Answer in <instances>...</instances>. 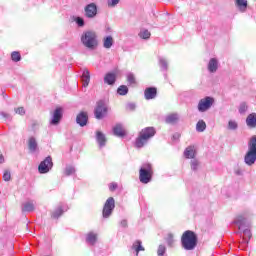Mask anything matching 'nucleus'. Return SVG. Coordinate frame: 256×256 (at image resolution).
Instances as JSON below:
<instances>
[{
  "label": "nucleus",
  "mask_w": 256,
  "mask_h": 256,
  "mask_svg": "<svg viewBox=\"0 0 256 256\" xmlns=\"http://www.w3.org/2000/svg\"><path fill=\"white\" fill-rule=\"evenodd\" d=\"M14 111L16 113V115H25V108L24 107H18V108H14Z\"/></svg>",
  "instance_id": "37998d69"
},
{
  "label": "nucleus",
  "mask_w": 256,
  "mask_h": 256,
  "mask_svg": "<svg viewBox=\"0 0 256 256\" xmlns=\"http://www.w3.org/2000/svg\"><path fill=\"white\" fill-rule=\"evenodd\" d=\"M61 119H63V109L56 108L52 112V117L50 120V125H57L58 123H61Z\"/></svg>",
  "instance_id": "f8f14e48"
},
{
  "label": "nucleus",
  "mask_w": 256,
  "mask_h": 256,
  "mask_svg": "<svg viewBox=\"0 0 256 256\" xmlns=\"http://www.w3.org/2000/svg\"><path fill=\"white\" fill-rule=\"evenodd\" d=\"M117 183L113 182L109 185V190L110 191H115V189H117Z\"/></svg>",
  "instance_id": "de8ad7c7"
},
{
  "label": "nucleus",
  "mask_w": 256,
  "mask_h": 256,
  "mask_svg": "<svg viewBox=\"0 0 256 256\" xmlns=\"http://www.w3.org/2000/svg\"><path fill=\"white\" fill-rule=\"evenodd\" d=\"M195 146H188L184 151V157L186 159H195Z\"/></svg>",
  "instance_id": "5701e85b"
},
{
  "label": "nucleus",
  "mask_w": 256,
  "mask_h": 256,
  "mask_svg": "<svg viewBox=\"0 0 256 256\" xmlns=\"http://www.w3.org/2000/svg\"><path fill=\"white\" fill-rule=\"evenodd\" d=\"M139 37L141 39H149L151 37V32H149L147 29H143L140 31Z\"/></svg>",
  "instance_id": "473e14b6"
},
{
  "label": "nucleus",
  "mask_w": 256,
  "mask_h": 256,
  "mask_svg": "<svg viewBox=\"0 0 256 256\" xmlns=\"http://www.w3.org/2000/svg\"><path fill=\"white\" fill-rule=\"evenodd\" d=\"M244 163L248 167H253L256 163V135L252 136L248 141V150L244 155Z\"/></svg>",
  "instance_id": "f03ea898"
},
{
  "label": "nucleus",
  "mask_w": 256,
  "mask_h": 256,
  "mask_svg": "<svg viewBox=\"0 0 256 256\" xmlns=\"http://www.w3.org/2000/svg\"><path fill=\"white\" fill-rule=\"evenodd\" d=\"M108 1V7H115L116 5H119V0H107Z\"/></svg>",
  "instance_id": "49530a36"
},
{
  "label": "nucleus",
  "mask_w": 256,
  "mask_h": 256,
  "mask_svg": "<svg viewBox=\"0 0 256 256\" xmlns=\"http://www.w3.org/2000/svg\"><path fill=\"white\" fill-rule=\"evenodd\" d=\"M235 5L241 13H245V11H247V0H235Z\"/></svg>",
  "instance_id": "b1692460"
},
{
  "label": "nucleus",
  "mask_w": 256,
  "mask_h": 256,
  "mask_svg": "<svg viewBox=\"0 0 256 256\" xmlns=\"http://www.w3.org/2000/svg\"><path fill=\"white\" fill-rule=\"evenodd\" d=\"M217 69H219V61L216 58L210 59L208 63V71L210 73H217Z\"/></svg>",
  "instance_id": "a211bd4d"
},
{
  "label": "nucleus",
  "mask_w": 256,
  "mask_h": 256,
  "mask_svg": "<svg viewBox=\"0 0 256 256\" xmlns=\"http://www.w3.org/2000/svg\"><path fill=\"white\" fill-rule=\"evenodd\" d=\"M86 242H87L89 245H95V243H97V233H95V232H89V233L86 235Z\"/></svg>",
  "instance_id": "a878e982"
},
{
  "label": "nucleus",
  "mask_w": 256,
  "mask_h": 256,
  "mask_svg": "<svg viewBox=\"0 0 256 256\" xmlns=\"http://www.w3.org/2000/svg\"><path fill=\"white\" fill-rule=\"evenodd\" d=\"M28 149L30 153H36L37 149H39V144L34 136L28 138Z\"/></svg>",
  "instance_id": "f3484780"
},
{
  "label": "nucleus",
  "mask_w": 256,
  "mask_h": 256,
  "mask_svg": "<svg viewBox=\"0 0 256 256\" xmlns=\"http://www.w3.org/2000/svg\"><path fill=\"white\" fill-rule=\"evenodd\" d=\"M121 227H127V220H122L120 222Z\"/></svg>",
  "instance_id": "09e8293b"
},
{
  "label": "nucleus",
  "mask_w": 256,
  "mask_h": 256,
  "mask_svg": "<svg viewBox=\"0 0 256 256\" xmlns=\"http://www.w3.org/2000/svg\"><path fill=\"white\" fill-rule=\"evenodd\" d=\"M166 123L173 124L176 121H179V115L178 114H169L165 118Z\"/></svg>",
  "instance_id": "c756f323"
},
{
  "label": "nucleus",
  "mask_w": 256,
  "mask_h": 256,
  "mask_svg": "<svg viewBox=\"0 0 256 256\" xmlns=\"http://www.w3.org/2000/svg\"><path fill=\"white\" fill-rule=\"evenodd\" d=\"M175 137H179V134L174 135V138H175Z\"/></svg>",
  "instance_id": "603ef678"
},
{
  "label": "nucleus",
  "mask_w": 256,
  "mask_h": 256,
  "mask_svg": "<svg viewBox=\"0 0 256 256\" xmlns=\"http://www.w3.org/2000/svg\"><path fill=\"white\" fill-rule=\"evenodd\" d=\"M113 37L112 36H107L103 39V47L104 49H111L113 47Z\"/></svg>",
  "instance_id": "bb28decb"
},
{
  "label": "nucleus",
  "mask_w": 256,
  "mask_h": 256,
  "mask_svg": "<svg viewBox=\"0 0 256 256\" xmlns=\"http://www.w3.org/2000/svg\"><path fill=\"white\" fill-rule=\"evenodd\" d=\"M113 133L116 137H125V128L123 127V124H116L113 127Z\"/></svg>",
  "instance_id": "6ab92c4d"
},
{
  "label": "nucleus",
  "mask_w": 256,
  "mask_h": 256,
  "mask_svg": "<svg viewBox=\"0 0 256 256\" xmlns=\"http://www.w3.org/2000/svg\"><path fill=\"white\" fill-rule=\"evenodd\" d=\"M158 61H159L161 71H167L169 69V63L167 62V59L163 57H159Z\"/></svg>",
  "instance_id": "c85d7f7f"
},
{
  "label": "nucleus",
  "mask_w": 256,
  "mask_h": 256,
  "mask_svg": "<svg viewBox=\"0 0 256 256\" xmlns=\"http://www.w3.org/2000/svg\"><path fill=\"white\" fill-rule=\"evenodd\" d=\"M84 13L87 19H95V17H97V4L90 3L86 5L84 8Z\"/></svg>",
  "instance_id": "9b49d317"
},
{
  "label": "nucleus",
  "mask_w": 256,
  "mask_h": 256,
  "mask_svg": "<svg viewBox=\"0 0 256 256\" xmlns=\"http://www.w3.org/2000/svg\"><path fill=\"white\" fill-rule=\"evenodd\" d=\"M127 81L129 83V85H135V83H136L135 75H133V73H129L127 75Z\"/></svg>",
  "instance_id": "58836bf2"
},
{
  "label": "nucleus",
  "mask_w": 256,
  "mask_h": 256,
  "mask_svg": "<svg viewBox=\"0 0 256 256\" xmlns=\"http://www.w3.org/2000/svg\"><path fill=\"white\" fill-rule=\"evenodd\" d=\"M1 163H5V157H3V155L0 154V164Z\"/></svg>",
  "instance_id": "3c124183"
},
{
  "label": "nucleus",
  "mask_w": 256,
  "mask_h": 256,
  "mask_svg": "<svg viewBox=\"0 0 256 256\" xmlns=\"http://www.w3.org/2000/svg\"><path fill=\"white\" fill-rule=\"evenodd\" d=\"M0 117H3L4 119L11 121V114L7 112H0Z\"/></svg>",
  "instance_id": "a18cd8bd"
},
{
  "label": "nucleus",
  "mask_w": 256,
  "mask_h": 256,
  "mask_svg": "<svg viewBox=\"0 0 256 256\" xmlns=\"http://www.w3.org/2000/svg\"><path fill=\"white\" fill-rule=\"evenodd\" d=\"M96 141L99 145V147H105V143H107V138L105 137V134H103L101 131L96 132Z\"/></svg>",
  "instance_id": "412c9836"
},
{
  "label": "nucleus",
  "mask_w": 256,
  "mask_h": 256,
  "mask_svg": "<svg viewBox=\"0 0 256 256\" xmlns=\"http://www.w3.org/2000/svg\"><path fill=\"white\" fill-rule=\"evenodd\" d=\"M74 21L78 25V27H85V20L83 18L76 17Z\"/></svg>",
  "instance_id": "a19ab883"
},
{
  "label": "nucleus",
  "mask_w": 256,
  "mask_h": 256,
  "mask_svg": "<svg viewBox=\"0 0 256 256\" xmlns=\"http://www.w3.org/2000/svg\"><path fill=\"white\" fill-rule=\"evenodd\" d=\"M128 108L133 111V109H135V104H133V103L128 104Z\"/></svg>",
  "instance_id": "8fccbe9b"
},
{
  "label": "nucleus",
  "mask_w": 256,
  "mask_h": 256,
  "mask_svg": "<svg viewBox=\"0 0 256 256\" xmlns=\"http://www.w3.org/2000/svg\"><path fill=\"white\" fill-rule=\"evenodd\" d=\"M115 81H117V75L115 73H107L104 77V83L107 85H115Z\"/></svg>",
  "instance_id": "4be33fe9"
},
{
  "label": "nucleus",
  "mask_w": 256,
  "mask_h": 256,
  "mask_svg": "<svg viewBox=\"0 0 256 256\" xmlns=\"http://www.w3.org/2000/svg\"><path fill=\"white\" fill-rule=\"evenodd\" d=\"M69 208L65 204H59L57 208L52 212L53 219H59Z\"/></svg>",
  "instance_id": "ddd939ff"
},
{
  "label": "nucleus",
  "mask_w": 256,
  "mask_h": 256,
  "mask_svg": "<svg viewBox=\"0 0 256 256\" xmlns=\"http://www.w3.org/2000/svg\"><path fill=\"white\" fill-rule=\"evenodd\" d=\"M115 209V198L109 197L103 207L102 215L105 219L111 217L113 210Z\"/></svg>",
  "instance_id": "6e6552de"
},
{
  "label": "nucleus",
  "mask_w": 256,
  "mask_h": 256,
  "mask_svg": "<svg viewBox=\"0 0 256 256\" xmlns=\"http://www.w3.org/2000/svg\"><path fill=\"white\" fill-rule=\"evenodd\" d=\"M53 169V159L51 156L46 157L38 166L39 173H49Z\"/></svg>",
  "instance_id": "9d476101"
},
{
  "label": "nucleus",
  "mask_w": 256,
  "mask_h": 256,
  "mask_svg": "<svg viewBox=\"0 0 256 256\" xmlns=\"http://www.w3.org/2000/svg\"><path fill=\"white\" fill-rule=\"evenodd\" d=\"M88 120L89 116L87 115V112H80L76 117V123L80 125V127H85Z\"/></svg>",
  "instance_id": "4468645a"
},
{
  "label": "nucleus",
  "mask_w": 256,
  "mask_h": 256,
  "mask_svg": "<svg viewBox=\"0 0 256 256\" xmlns=\"http://www.w3.org/2000/svg\"><path fill=\"white\" fill-rule=\"evenodd\" d=\"M132 249L136 252V255H139V251H145V248L142 245V242L140 240H137L133 243Z\"/></svg>",
  "instance_id": "cd10ccee"
},
{
  "label": "nucleus",
  "mask_w": 256,
  "mask_h": 256,
  "mask_svg": "<svg viewBox=\"0 0 256 256\" xmlns=\"http://www.w3.org/2000/svg\"><path fill=\"white\" fill-rule=\"evenodd\" d=\"M94 115L97 119H104L107 116V105L105 101L100 100L97 102Z\"/></svg>",
  "instance_id": "1a4fd4ad"
},
{
  "label": "nucleus",
  "mask_w": 256,
  "mask_h": 256,
  "mask_svg": "<svg viewBox=\"0 0 256 256\" xmlns=\"http://www.w3.org/2000/svg\"><path fill=\"white\" fill-rule=\"evenodd\" d=\"M3 180L4 181H11V172L10 171H8V170L4 171Z\"/></svg>",
  "instance_id": "c03bdc74"
},
{
  "label": "nucleus",
  "mask_w": 256,
  "mask_h": 256,
  "mask_svg": "<svg viewBox=\"0 0 256 256\" xmlns=\"http://www.w3.org/2000/svg\"><path fill=\"white\" fill-rule=\"evenodd\" d=\"M153 177V167L150 163H145L142 165L139 171V179L140 183L147 185V183L151 182V178Z\"/></svg>",
  "instance_id": "423d86ee"
},
{
  "label": "nucleus",
  "mask_w": 256,
  "mask_h": 256,
  "mask_svg": "<svg viewBox=\"0 0 256 256\" xmlns=\"http://www.w3.org/2000/svg\"><path fill=\"white\" fill-rule=\"evenodd\" d=\"M11 59L14 63H19L21 61V54L17 51L12 52Z\"/></svg>",
  "instance_id": "f704fd0d"
},
{
  "label": "nucleus",
  "mask_w": 256,
  "mask_h": 256,
  "mask_svg": "<svg viewBox=\"0 0 256 256\" xmlns=\"http://www.w3.org/2000/svg\"><path fill=\"white\" fill-rule=\"evenodd\" d=\"M248 106L246 103H241L239 106V113L240 115H245L247 113Z\"/></svg>",
  "instance_id": "4c0bfd02"
},
{
  "label": "nucleus",
  "mask_w": 256,
  "mask_h": 256,
  "mask_svg": "<svg viewBox=\"0 0 256 256\" xmlns=\"http://www.w3.org/2000/svg\"><path fill=\"white\" fill-rule=\"evenodd\" d=\"M155 128L153 127H146L141 130L139 133L138 138L136 139L135 145L138 149H141V147H145L147 143H149V139L155 137Z\"/></svg>",
  "instance_id": "20e7f679"
},
{
  "label": "nucleus",
  "mask_w": 256,
  "mask_h": 256,
  "mask_svg": "<svg viewBox=\"0 0 256 256\" xmlns=\"http://www.w3.org/2000/svg\"><path fill=\"white\" fill-rule=\"evenodd\" d=\"M190 167H191V170L192 171H197V169H199V160H197V159H192L191 161H190Z\"/></svg>",
  "instance_id": "e433bc0d"
},
{
  "label": "nucleus",
  "mask_w": 256,
  "mask_h": 256,
  "mask_svg": "<svg viewBox=\"0 0 256 256\" xmlns=\"http://www.w3.org/2000/svg\"><path fill=\"white\" fill-rule=\"evenodd\" d=\"M117 93H118V95H122V96L127 95L129 93V88H127L126 85H121L117 89Z\"/></svg>",
  "instance_id": "2f4dec72"
},
{
  "label": "nucleus",
  "mask_w": 256,
  "mask_h": 256,
  "mask_svg": "<svg viewBox=\"0 0 256 256\" xmlns=\"http://www.w3.org/2000/svg\"><path fill=\"white\" fill-rule=\"evenodd\" d=\"M144 97L147 101L151 99H155V97H157V88L155 87L146 88L144 91Z\"/></svg>",
  "instance_id": "2eb2a0df"
},
{
  "label": "nucleus",
  "mask_w": 256,
  "mask_h": 256,
  "mask_svg": "<svg viewBox=\"0 0 256 256\" xmlns=\"http://www.w3.org/2000/svg\"><path fill=\"white\" fill-rule=\"evenodd\" d=\"M239 127V124H237V121L235 120H230L228 122V129H230V131H236V129Z\"/></svg>",
  "instance_id": "c9c22d12"
},
{
  "label": "nucleus",
  "mask_w": 256,
  "mask_h": 256,
  "mask_svg": "<svg viewBox=\"0 0 256 256\" xmlns=\"http://www.w3.org/2000/svg\"><path fill=\"white\" fill-rule=\"evenodd\" d=\"M81 43L87 49H96L98 42H97V34L94 31H86L81 36Z\"/></svg>",
  "instance_id": "39448f33"
},
{
  "label": "nucleus",
  "mask_w": 256,
  "mask_h": 256,
  "mask_svg": "<svg viewBox=\"0 0 256 256\" xmlns=\"http://www.w3.org/2000/svg\"><path fill=\"white\" fill-rule=\"evenodd\" d=\"M233 223L236 225V227H238L239 231H242L243 233L239 248L247 249L249 241L251 240V237H253L251 230H249V223L247 222V218H245L243 215H239L234 219Z\"/></svg>",
  "instance_id": "f257e3e1"
},
{
  "label": "nucleus",
  "mask_w": 256,
  "mask_h": 256,
  "mask_svg": "<svg viewBox=\"0 0 256 256\" xmlns=\"http://www.w3.org/2000/svg\"><path fill=\"white\" fill-rule=\"evenodd\" d=\"M166 243L168 245V247H173V245H175V238L173 236V234H168L166 237Z\"/></svg>",
  "instance_id": "72a5a7b5"
},
{
  "label": "nucleus",
  "mask_w": 256,
  "mask_h": 256,
  "mask_svg": "<svg viewBox=\"0 0 256 256\" xmlns=\"http://www.w3.org/2000/svg\"><path fill=\"white\" fill-rule=\"evenodd\" d=\"M166 251H167V248L165 247V245H159L158 250H157V255L163 256V255H165Z\"/></svg>",
  "instance_id": "ea45409f"
},
{
  "label": "nucleus",
  "mask_w": 256,
  "mask_h": 256,
  "mask_svg": "<svg viewBox=\"0 0 256 256\" xmlns=\"http://www.w3.org/2000/svg\"><path fill=\"white\" fill-rule=\"evenodd\" d=\"M205 129H207V124L205 123V121L203 120L198 121L196 124V131H198V133H203Z\"/></svg>",
  "instance_id": "7c9ffc66"
},
{
  "label": "nucleus",
  "mask_w": 256,
  "mask_h": 256,
  "mask_svg": "<svg viewBox=\"0 0 256 256\" xmlns=\"http://www.w3.org/2000/svg\"><path fill=\"white\" fill-rule=\"evenodd\" d=\"M75 173V167L73 166H67L65 168V175L69 176V175H74Z\"/></svg>",
  "instance_id": "79ce46f5"
},
{
  "label": "nucleus",
  "mask_w": 256,
  "mask_h": 256,
  "mask_svg": "<svg viewBox=\"0 0 256 256\" xmlns=\"http://www.w3.org/2000/svg\"><path fill=\"white\" fill-rule=\"evenodd\" d=\"M32 211H35V201L28 200L22 204L23 213H31Z\"/></svg>",
  "instance_id": "dca6fc26"
},
{
  "label": "nucleus",
  "mask_w": 256,
  "mask_h": 256,
  "mask_svg": "<svg viewBox=\"0 0 256 256\" xmlns=\"http://www.w3.org/2000/svg\"><path fill=\"white\" fill-rule=\"evenodd\" d=\"M246 125L250 129H256V113L249 114L246 118Z\"/></svg>",
  "instance_id": "aec40b11"
},
{
  "label": "nucleus",
  "mask_w": 256,
  "mask_h": 256,
  "mask_svg": "<svg viewBox=\"0 0 256 256\" xmlns=\"http://www.w3.org/2000/svg\"><path fill=\"white\" fill-rule=\"evenodd\" d=\"M181 245L185 251H193L197 247V234L191 230H187L182 234Z\"/></svg>",
  "instance_id": "7ed1b4c3"
},
{
  "label": "nucleus",
  "mask_w": 256,
  "mask_h": 256,
  "mask_svg": "<svg viewBox=\"0 0 256 256\" xmlns=\"http://www.w3.org/2000/svg\"><path fill=\"white\" fill-rule=\"evenodd\" d=\"M90 81H91V74L89 73V70H84L82 73L83 87H89Z\"/></svg>",
  "instance_id": "393cba45"
},
{
  "label": "nucleus",
  "mask_w": 256,
  "mask_h": 256,
  "mask_svg": "<svg viewBox=\"0 0 256 256\" xmlns=\"http://www.w3.org/2000/svg\"><path fill=\"white\" fill-rule=\"evenodd\" d=\"M215 103V99L211 96H207L205 98L200 99L198 102V111L200 113H205V111H209L213 104Z\"/></svg>",
  "instance_id": "0eeeda50"
}]
</instances>
